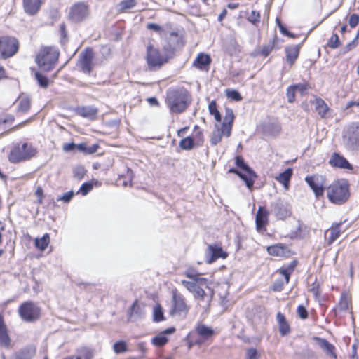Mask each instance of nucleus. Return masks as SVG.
Masks as SVG:
<instances>
[{"instance_id": "nucleus-50", "label": "nucleus", "mask_w": 359, "mask_h": 359, "mask_svg": "<svg viewBox=\"0 0 359 359\" xmlns=\"http://www.w3.org/2000/svg\"><path fill=\"white\" fill-rule=\"evenodd\" d=\"M73 172L74 177L79 180H81L84 177L86 173V170L83 166L78 165L74 168Z\"/></svg>"}, {"instance_id": "nucleus-52", "label": "nucleus", "mask_w": 359, "mask_h": 359, "mask_svg": "<svg viewBox=\"0 0 359 359\" xmlns=\"http://www.w3.org/2000/svg\"><path fill=\"white\" fill-rule=\"evenodd\" d=\"M260 354L255 348H249L245 352V359H259Z\"/></svg>"}, {"instance_id": "nucleus-41", "label": "nucleus", "mask_w": 359, "mask_h": 359, "mask_svg": "<svg viewBox=\"0 0 359 359\" xmlns=\"http://www.w3.org/2000/svg\"><path fill=\"white\" fill-rule=\"evenodd\" d=\"M194 138L188 136L180 140V147L183 150H191L194 148Z\"/></svg>"}, {"instance_id": "nucleus-11", "label": "nucleus", "mask_w": 359, "mask_h": 359, "mask_svg": "<svg viewBox=\"0 0 359 359\" xmlns=\"http://www.w3.org/2000/svg\"><path fill=\"white\" fill-rule=\"evenodd\" d=\"M271 211L279 220H284L292 215L291 205L282 198H278L271 203Z\"/></svg>"}, {"instance_id": "nucleus-14", "label": "nucleus", "mask_w": 359, "mask_h": 359, "mask_svg": "<svg viewBox=\"0 0 359 359\" xmlns=\"http://www.w3.org/2000/svg\"><path fill=\"white\" fill-rule=\"evenodd\" d=\"M88 13V6L84 3H76L71 7L69 18L72 22H79L87 16Z\"/></svg>"}, {"instance_id": "nucleus-4", "label": "nucleus", "mask_w": 359, "mask_h": 359, "mask_svg": "<svg viewBox=\"0 0 359 359\" xmlns=\"http://www.w3.org/2000/svg\"><path fill=\"white\" fill-rule=\"evenodd\" d=\"M206 284L203 285L199 282H189L182 280L181 284L193 294L195 299L199 301L205 300V298L210 296V299L213 295V290L210 287V282L206 280Z\"/></svg>"}, {"instance_id": "nucleus-56", "label": "nucleus", "mask_w": 359, "mask_h": 359, "mask_svg": "<svg viewBox=\"0 0 359 359\" xmlns=\"http://www.w3.org/2000/svg\"><path fill=\"white\" fill-rule=\"evenodd\" d=\"M295 93L296 90H294L293 85L287 87L286 90V97L288 102L293 103L295 101Z\"/></svg>"}, {"instance_id": "nucleus-3", "label": "nucleus", "mask_w": 359, "mask_h": 359, "mask_svg": "<svg viewBox=\"0 0 359 359\" xmlns=\"http://www.w3.org/2000/svg\"><path fill=\"white\" fill-rule=\"evenodd\" d=\"M59 58V51L51 47H46L41 50L36 57V62L43 71L52 70Z\"/></svg>"}, {"instance_id": "nucleus-51", "label": "nucleus", "mask_w": 359, "mask_h": 359, "mask_svg": "<svg viewBox=\"0 0 359 359\" xmlns=\"http://www.w3.org/2000/svg\"><path fill=\"white\" fill-rule=\"evenodd\" d=\"M226 95L228 98L234 101H241L242 100L241 94L236 90L226 89Z\"/></svg>"}, {"instance_id": "nucleus-25", "label": "nucleus", "mask_w": 359, "mask_h": 359, "mask_svg": "<svg viewBox=\"0 0 359 359\" xmlns=\"http://www.w3.org/2000/svg\"><path fill=\"white\" fill-rule=\"evenodd\" d=\"M267 252L270 255L276 257H287L290 254L287 247L283 244H276L269 246Z\"/></svg>"}, {"instance_id": "nucleus-36", "label": "nucleus", "mask_w": 359, "mask_h": 359, "mask_svg": "<svg viewBox=\"0 0 359 359\" xmlns=\"http://www.w3.org/2000/svg\"><path fill=\"white\" fill-rule=\"evenodd\" d=\"M31 102L27 96L20 97L18 100V111L22 113H26L30 109Z\"/></svg>"}, {"instance_id": "nucleus-5", "label": "nucleus", "mask_w": 359, "mask_h": 359, "mask_svg": "<svg viewBox=\"0 0 359 359\" xmlns=\"http://www.w3.org/2000/svg\"><path fill=\"white\" fill-rule=\"evenodd\" d=\"M36 149L28 143H18L13 147L8 155L9 161L18 163L30 159L36 154Z\"/></svg>"}, {"instance_id": "nucleus-57", "label": "nucleus", "mask_w": 359, "mask_h": 359, "mask_svg": "<svg viewBox=\"0 0 359 359\" xmlns=\"http://www.w3.org/2000/svg\"><path fill=\"white\" fill-rule=\"evenodd\" d=\"M234 120V114L231 109L226 108L225 110V116L224 118V123L233 124Z\"/></svg>"}, {"instance_id": "nucleus-38", "label": "nucleus", "mask_w": 359, "mask_h": 359, "mask_svg": "<svg viewBox=\"0 0 359 359\" xmlns=\"http://www.w3.org/2000/svg\"><path fill=\"white\" fill-rule=\"evenodd\" d=\"M165 320L164 313L161 306L156 304L153 307V321L158 323Z\"/></svg>"}, {"instance_id": "nucleus-24", "label": "nucleus", "mask_w": 359, "mask_h": 359, "mask_svg": "<svg viewBox=\"0 0 359 359\" xmlns=\"http://www.w3.org/2000/svg\"><path fill=\"white\" fill-rule=\"evenodd\" d=\"M235 163L237 167L245 172L244 173L247 175V178L248 180L251 179L255 181V179L257 177V175L255 172L250 168L247 163H245L243 157L237 156L235 159Z\"/></svg>"}, {"instance_id": "nucleus-63", "label": "nucleus", "mask_w": 359, "mask_h": 359, "mask_svg": "<svg viewBox=\"0 0 359 359\" xmlns=\"http://www.w3.org/2000/svg\"><path fill=\"white\" fill-rule=\"evenodd\" d=\"M358 22H359V15L357 14H355V13L352 14L349 18V20H348L349 25L352 28H354L357 26Z\"/></svg>"}, {"instance_id": "nucleus-17", "label": "nucleus", "mask_w": 359, "mask_h": 359, "mask_svg": "<svg viewBox=\"0 0 359 359\" xmlns=\"http://www.w3.org/2000/svg\"><path fill=\"white\" fill-rule=\"evenodd\" d=\"M330 165L340 169L352 170V165L343 156L334 152L329 160Z\"/></svg>"}, {"instance_id": "nucleus-21", "label": "nucleus", "mask_w": 359, "mask_h": 359, "mask_svg": "<svg viewBox=\"0 0 359 359\" xmlns=\"http://www.w3.org/2000/svg\"><path fill=\"white\" fill-rule=\"evenodd\" d=\"M341 222L333 224L325 233V237L328 245L332 244L339 236L341 233Z\"/></svg>"}, {"instance_id": "nucleus-13", "label": "nucleus", "mask_w": 359, "mask_h": 359, "mask_svg": "<svg viewBox=\"0 0 359 359\" xmlns=\"http://www.w3.org/2000/svg\"><path fill=\"white\" fill-rule=\"evenodd\" d=\"M305 181L312 189L316 198H319L323 195L325 178L322 175H315L306 176Z\"/></svg>"}, {"instance_id": "nucleus-12", "label": "nucleus", "mask_w": 359, "mask_h": 359, "mask_svg": "<svg viewBox=\"0 0 359 359\" xmlns=\"http://www.w3.org/2000/svg\"><path fill=\"white\" fill-rule=\"evenodd\" d=\"M18 50V42L14 37H0V58H8L14 55Z\"/></svg>"}, {"instance_id": "nucleus-19", "label": "nucleus", "mask_w": 359, "mask_h": 359, "mask_svg": "<svg viewBox=\"0 0 359 359\" xmlns=\"http://www.w3.org/2000/svg\"><path fill=\"white\" fill-rule=\"evenodd\" d=\"M194 333H196L198 337L208 341L213 337L215 331L210 327L204 324L198 323L195 327L194 332H190L189 335L191 336Z\"/></svg>"}, {"instance_id": "nucleus-58", "label": "nucleus", "mask_w": 359, "mask_h": 359, "mask_svg": "<svg viewBox=\"0 0 359 359\" xmlns=\"http://www.w3.org/2000/svg\"><path fill=\"white\" fill-rule=\"evenodd\" d=\"M74 196V192L73 191H69L66 193H65L62 196H59L57 198V201H63L65 203H68L71 201L73 196Z\"/></svg>"}, {"instance_id": "nucleus-10", "label": "nucleus", "mask_w": 359, "mask_h": 359, "mask_svg": "<svg viewBox=\"0 0 359 359\" xmlns=\"http://www.w3.org/2000/svg\"><path fill=\"white\" fill-rule=\"evenodd\" d=\"M95 54L91 48H86L79 55L77 61V67L86 74H90L94 66L93 60Z\"/></svg>"}, {"instance_id": "nucleus-15", "label": "nucleus", "mask_w": 359, "mask_h": 359, "mask_svg": "<svg viewBox=\"0 0 359 359\" xmlns=\"http://www.w3.org/2000/svg\"><path fill=\"white\" fill-rule=\"evenodd\" d=\"M205 261L208 264H212L219 258L225 259L227 257V252H224L222 247L218 245H208L205 250Z\"/></svg>"}, {"instance_id": "nucleus-62", "label": "nucleus", "mask_w": 359, "mask_h": 359, "mask_svg": "<svg viewBox=\"0 0 359 359\" xmlns=\"http://www.w3.org/2000/svg\"><path fill=\"white\" fill-rule=\"evenodd\" d=\"M280 273L284 276L285 280V283H288L290 281V275L292 273V269H286V268H282L280 269Z\"/></svg>"}, {"instance_id": "nucleus-37", "label": "nucleus", "mask_w": 359, "mask_h": 359, "mask_svg": "<svg viewBox=\"0 0 359 359\" xmlns=\"http://www.w3.org/2000/svg\"><path fill=\"white\" fill-rule=\"evenodd\" d=\"M135 5V0H123L116 5V8L119 13H123L127 10L133 8Z\"/></svg>"}, {"instance_id": "nucleus-48", "label": "nucleus", "mask_w": 359, "mask_h": 359, "mask_svg": "<svg viewBox=\"0 0 359 359\" xmlns=\"http://www.w3.org/2000/svg\"><path fill=\"white\" fill-rule=\"evenodd\" d=\"M341 45V42L339 38V36L337 34H333L330 39L328 40L327 46L332 48L336 49L339 47Z\"/></svg>"}, {"instance_id": "nucleus-32", "label": "nucleus", "mask_w": 359, "mask_h": 359, "mask_svg": "<svg viewBox=\"0 0 359 359\" xmlns=\"http://www.w3.org/2000/svg\"><path fill=\"white\" fill-rule=\"evenodd\" d=\"M184 275L191 280L190 282H199L203 285H205L206 280H208L205 278L201 277V274L192 269H188L186 270Z\"/></svg>"}, {"instance_id": "nucleus-18", "label": "nucleus", "mask_w": 359, "mask_h": 359, "mask_svg": "<svg viewBox=\"0 0 359 359\" xmlns=\"http://www.w3.org/2000/svg\"><path fill=\"white\" fill-rule=\"evenodd\" d=\"M269 212L264 206H259L256 214L255 223L258 231L265 228L269 222Z\"/></svg>"}, {"instance_id": "nucleus-30", "label": "nucleus", "mask_w": 359, "mask_h": 359, "mask_svg": "<svg viewBox=\"0 0 359 359\" xmlns=\"http://www.w3.org/2000/svg\"><path fill=\"white\" fill-rule=\"evenodd\" d=\"M286 54V60L290 65H292L297 60L299 54V46H287L285 49Z\"/></svg>"}, {"instance_id": "nucleus-27", "label": "nucleus", "mask_w": 359, "mask_h": 359, "mask_svg": "<svg viewBox=\"0 0 359 359\" xmlns=\"http://www.w3.org/2000/svg\"><path fill=\"white\" fill-rule=\"evenodd\" d=\"M312 103L315 106V109L318 114L322 118H325L327 116V112L330 111V108L325 102L320 97H316Z\"/></svg>"}, {"instance_id": "nucleus-44", "label": "nucleus", "mask_w": 359, "mask_h": 359, "mask_svg": "<svg viewBox=\"0 0 359 359\" xmlns=\"http://www.w3.org/2000/svg\"><path fill=\"white\" fill-rule=\"evenodd\" d=\"M222 136L223 135H222L221 131L219 130V126L217 124H216L211 135V144L212 145L217 144L219 142H221Z\"/></svg>"}, {"instance_id": "nucleus-42", "label": "nucleus", "mask_w": 359, "mask_h": 359, "mask_svg": "<svg viewBox=\"0 0 359 359\" xmlns=\"http://www.w3.org/2000/svg\"><path fill=\"white\" fill-rule=\"evenodd\" d=\"M229 172H231V173L236 174L241 179H242L245 182V185H246V187L248 189H251L253 187V185H254V180H252L251 179L248 180L247 178V175L246 174H245L243 172H241L240 171H238L235 168L229 169Z\"/></svg>"}, {"instance_id": "nucleus-60", "label": "nucleus", "mask_w": 359, "mask_h": 359, "mask_svg": "<svg viewBox=\"0 0 359 359\" xmlns=\"http://www.w3.org/2000/svg\"><path fill=\"white\" fill-rule=\"evenodd\" d=\"M60 40L62 43H65L67 41V32L66 30V26L65 23H62L60 25Z\"/></svg>"}, {"instance_id": "nucleus-34", "label": "nucleus", "mask_w": 359, "mask_h": 359, "mask_svg": "<svg viewBox=\"0 0 359 359\" xmlns=\"http://www.w3.org/2000/svg\"><path fill=\"white\" fill-rule=\"evenodd\" d=\"M348 306L349 302L347 297L345 294H342L338 304L333 309V312L334 315L337 316L338 312L347 311Z\"/></svg>"}, {"instance_id": "nucleus-59", "label": "nucleus", "mask_w": 359, "mask_h": 359, "mask_svg": "<svg viewBox=\"0 0 359 359\" xmlns=\"http://www.w3.org/2000/svg\"><path fill=\"white\" fill-rule=\"evenodd\" d=\"M297 312L298 316L301 319L304 320L308 318V311L304 306H303V305L298 306Z\"/></svg>"}, {"instance_id": "nucleus-26", "label": "nucleus", "mask_w": 359, "mask_h": 359, "mask_svg": "<svg viewBox=\"0 0 359 359\" xmlns=\"http://www.w3.org/2000/svg\"><path fill=\"white\" fill-rule=\"evenodd\" d=\"M41 0H23V6L25 13L29 15H35L39 10Z\"/></svg>"}, {"instance_id": "nucleus-1", "label": "nucleus", "mask_w": 359, "mask_h": 359, "mask_svg": "<svg viewBox=\"0 0 359 359\" xmlns=\"http://www.w3.org/2000/svg\"><path fill=\"white\" fill-rule=\"evenodd\" d=\"M191 101L188 91L184 88L170 89L167 92L165 103L172 113L184 112Z\"/></svg>"}, {"instance_id": "nucleus-29", "label": "nucleus", "mask_w": 359, "mask_h": 359, "mask_svg": "<svg viewBox=\"0 0 359 359\" xmlns=\"http://www.w3.org/2000/svg\"><path fill=\"white\" fill-rule=\"evenodd\" d=\"M276 320L278 325L279 332L282 336H285L290 332V327L286 320L283 313L278 312L276 315Z\"/></svg>"}, {"instance_id": "nucleus-33", "label": "nucleus", "mask_w": 359, "mask_h": 359, "mask_svg": "<svg viewBox=\"0 0 359 359\" xmlns=\"http://www.w3.org/2000/svg\"><path fill=\"white\" fill-rule=\"evenodd\" d=\"M319 341V346L325 350L327 354L330 355L334 359L337 358V355L334 353V346L330 344L327 340L321 338H317Z\"/></svg>"}, {"instance_id": "nucleus-64", "label": "nucleus", "mask_w": 359, "mask_h": 359, "mask_svg": "<svg viewBox=\"0 0 359 359\" xmlns=\"http://www.w3.org/2000/svg\"><path fill=\"white\" fill-rule=\"evenodd\" d=\"M194 140L196 141L198 145H201L203 144L204 138L202 130H198L195 133Z\"/></svg>"}, {"instance_id": "nucleus-7", "label": "nucleus", "mask_w": 359, "mask_h": 359, "mask_svg": "<svg viewBox=\"0 0 359 359\" xmlns=\"http://www.w3.org/2000/svg\"><path fill=\"white\" fill-rule=\"evenodd\" d=\"M18 313L24 321L33 322L39 318L41 309L34 302L27 301L19 306Z\"/></svg>"}, {"instance_id": "nucleus-31", "label": "nucleus", "mask_w": 359, "mask_h": 359, "mask_svg": "<svg viewBox=\"0 0 359 359\" xmlns=\"http://www.w3.org/2000/svg\"><path fill=\"white\" fill-rule=\"evenodd\" d=\"M93 357V354L90 349L83 348L78 350L74 355L65 357L62 359H92Z\"/></svg>"}, {"instance_id": "nucleus-47", "label": "nucleus", "mask_w": 359, "mask_h": 359, "mask_svg": "<svg viewBox=\"0 0 359 359\" xmlns=\"http://www.w3.org/2000/svg\"><path fill=\"white\" fill-rule=\"evenodd\" d=\"M208 109L210 114L214 116L215 119L217 122H220L222 120V116L219 111L217 109V104L215 101H212L209 104Z\"/></svg>"}, {"instance_id": "nucleus-55", "label": "nucleus", "mask_w": 359, "mask_h": 359, "mask_svg": "<svg viewBox=\"0 0 359 359\" xmlns=\"http://www.w3.org/2000/svg\"><path fill=\"white\" fill-rule=\"evenodd\" d=\"M294 88L296 91L299 92L302 95H304L307 93L309 85L307 83H299L293 84Z\"/></svg>"}, {"instance_id": "nucleus-49", "label": "nucleus", "mask_w": 359, "mask_h": 359, "mask_svg": "<svg viewBox=\"0 0 359 359\" xmlns=\"http://www.w3.org/2000/svg\"><path fill=\"white\" fill-rule=\"evenodd\" d=\"M113 350L117 354L127 351V344L126 341L120 340L116 342L113 346Z\"/></svg>"}, {"instance_id": "nucleus-20", "label": "nucleus", "mask_w": 359, "mask_h": 359, "mask_svg": "<svg viewBox=\"0 0 359 359\" xmlns=\"http://www.w3.org/2000/svg\"><path fill=\"white\" fill-rule=\"evenodd\" d=\"M144 315L145 311L143 306L138 303L137 300H135L128 311V320L132 321L136 320L142 318Z\"/></svg>"}, {"instance_id": "nucleus-9", "label": "nucleus", "mask_w": 359, "mask_h": 359, "mask_svg": "<svg viewBox=\"0 0 359 359\" xmlns=\"http://www.w3.org/2000/svg\"><path fill=\"white\" fill-rule=\"evenodd\" d=\"M146 58L148 67L151 70L159 69L167 62L166 57L163 56L158 48L151 44L147 46Z\"/></svg>"}, {"instance_id": "nucleus-8", "label": "nucleus", "mask_w": 359, "mask_h": 359, "mask_svg": "<svg viewBox=\"0 0 359 359\" xmlns=\"http://www.w3.org/2000/svg\"><path fill=\"white\" fill-rule=\"evenodd\" d=\"M172 308L170 315L185 317L189 312V307L186 304L185 299L177 290H172Z\"/></svg>"}, {"instance_id": "nucleus-16", "label": "nucleus", "mask_w": 359, "mask_h": 359, "mask_svg": "<svg viewBox=\"0 0 359 359\" xmlns=\"http://www.w3.org/2000/svg\"><path fill=\"white\" fill-rule=\"evenodd\" d=\"M180 39L177 34L172 32L168 39L167 44L163 47L162 55L166 57L168 62L170 58L173 57L175 51V43H180Z\"/></svg>"}, {"instance_id": "nucleus-45", "label": "nucleus", "mask_w": 359, "mask_h": 359, "mask_svg": "<svg viewBox=\"0 0 359 359\" xmlns=\"http://www.w3.org/2000/svg\"><path fill=\"white\" fill-rule=\"evenodd\" d=\"M276 41V39L274 38L268 44L263 46L260 51L261 55L264 57H267L273 50Z\"/></svg>"}, {"instance_id": "nucleus-6", "label": "nucleus", "mask_w": 359, "mask_h": 359, "mask_svg": "<svg viewBox=\"0 0 359 359\" xmlns=\"http://www.w3.org/2000/svg\"><path fill=\"white\" fill-rule=\"evenodd\" d=\"M342 140L348 150L359 149V122H353L344 128Z\"/></svg>"}, {"instance_id": "nucleus-46", "label": "nucleus", "mask_w": 359, "mask_h": 359, "mask_svg": "<svg viewBox=\"0 0 359 359\" xmlns=\"http://www.w3.org/2000/svg\"><path fill=\"white\" fill-rule=\"evenodd\" d=\"M34 77H35L36 80L37 81L38 84L40 86V87L46 88L48 86L49 81H48V78L46 76L43 75L39 72H37V71L35 72Z\"/></svg>"}, {"instance_id": "nucleus-43", "label": "nucleus", "mask_w": 359, "mask_h": 359, "mask_svg": "<svg viewBox=\"0 0 359 359\" xmlns=\"http://www.w3.org/2000/svg\"><path fill=\"white\" fill-rule=\"evenodd\" d=\"M168 341V339L166 336H164L163 333H159L151 339V344L158 347L164 346Z\"/></svg>"}, {"instance_id": "nucleus-35", "label": "nucleus", "mask_w": 359, "mask_h": 359, "mask_svg": "<svg viewBox=\"0 0 359 359\" xmlns=\"http://www.w3.org/2000/svg\"><path fill=\"white\" fill-rule=\"evenodd\" d=\"M292 175V170L291 168L286 169L284 172L279 174L276 180L281 183L286 189L288 188V184Z\"/></svg>"}, {"instance_id": "nucleus-2", "label": "nucleus", "mask_w": 359, "mask_h": 359, "mask_svg": "<svg viewBox=\"0 0 359 359\" xmlns=\"http://www.w3.org/2000/svg\"><path fill=\"white\" fill-rule=\"evenodd\" d=\"M349 187V183L346 179L334 181L327 188V198L332 203L336 205L345 203L350 197Z\"/></svg>"}, {"instance_id": "nucleus-54", "label": "nucleus", "mask_w": 359, "mask_h": 359, "mask_svg": "<svg viewBox=\"0 0 359 359\" xmlns=\"http://www.w3.org/2000/svg\"><path fill=\"white\" fill-rule=\"evenodd\" d=\"M93 186L91 182H84L77 191V194H81L83 196L87 195L93 189Z\"/></svg>"}, {"instance_id": "nucleus-23", "label": "nucleus", "mask_w": 359, "mask_h": 359, "mask_svg": "<svg viewBox=\"0 0 359 359\" xmlns=\"http://www.w3.org/2000/svg\"><path fill=\"white\" fill-rule=\"evenodd\" d=\"M211 63L210 57L205 53H201L198 55L196 59L193 62V67L200 69L204 70L208 69L209 65Z\"/></svg>"}, {"instance_id": "nucleus-61", "label": "nucleus", "mask_w": 359, "mask_h": 359, "mask_svg": "<svg viewBox=\"0 0 359 359\" xmlns=\"http://www.w3.org/2000/svg\"><path fill=\"white\" fill-rule=\"evenodd\" d=\"M248 20L254 25L259 22L260 21L259 13L255 11H252L251 13L248 17Z\"/></svg>"}, {"instance_id": "nucleus-39", "label": "nucleus", "mask_w": 359, "mask_h": 359, "mask_svg": "<svg viewBox=\"0 0 359 359\" xmlns=\"http://www.w3.org/2000/svg\"><path fill=\"white\" fill-rule=\"evenodd\" d=\"M50 243L48 233H45L41 238L35 239V245L39 250L43 251L46 249Z\"/></svg>"}, {"instance_id": "nucleus-28", "label": "nucleus", "mask_w": 359, "mask_h": 359, "mask_svg": "<svg viewBox=\"0 0 359 359\" xmlns=\"http://www.w3.org/2000/svg\"><path fill=\"white\" fill-rule=\"evenodd\" d=\"M75 111L78 115L91 120L95 118L97 114V108L90 106L77 107Z\"/></svg>"}, {"instance_id": "nucleus-40", "label": "nucleus", "mask_w": 359, "mask_h": 359, "mask_svg": "<svg viewBox=\"0 0 359 359\" xmlns=\"http://www.w3.org/2000/svg\"><path fill=\"white\" fill-rule=\"evenodd\" d=\"M99 147L97 144H93L90 147H88L87 144L86 143H80V144H78V146H77V149L81 151V152H83L84 154H94L95 153L97 149H98Z\"/></svg>"}, {"instance_id": "nucleus-22", "label": "nucleus", "mask_w": 359, "mask_h": 359, "mask_svg": "<svg viewBox=\"0 0 359 359\" xmlns=\"http://www.w3.org/2000/svg\"><path fill=\"white\" fill-rule=\"evenodd\" d=\"M11 338L3 316L0 314V346L8 348L11 346Z\"/></svg>"}, {"instance_id": "nucleus-53", "label": "nucleus", "mask_w": 359, "mask_h": 359, "mask_svg": "<svg viewBox=\"0 0 359 359\" xmlns=\"http://www.w3.org/2000/svg\"><path fill=\"white\" fill-rule=\"evenodd\" d=\"M232 126L233 124L231 123L223 122L221 128H219L222 135L227 137H229L231 134Z\"/></svg>"}]
</instances>
